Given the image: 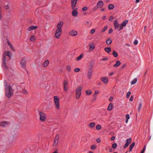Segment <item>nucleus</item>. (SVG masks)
Segmentation results:
<instances>
[{"mask_svg":"<svg viewBox=\"0 0 153 153\" xmlns=\"http://www.w3.org/2000/svg\"><path fill=\"white\" fill-rule=\"evenodd\" d=\"M115 139V137L114 136H112L111 137V140H113Z\"/></svg>","mask_w":153,"mask_h":153,"instance_id":"nucleus-61","label":"nucleus"},{"mask_svg":"<svg viewBox=\"0 0 153 153\" xmlns=\"http://www.w3.org/2000/svg\"><path fill=\"white\" fill-rule=\"evenodd\" d=\"M2 62L4 68L5 69H7L8 68L7 66L5 65L7 62V57L4 55H3Z\"/></svg>","mask_w":153,"mask_h":153,"instance_id":"nucleus-10","label":"nucleus"},{"mask_svg":"<svg viewBox=\"0 0 153 153\" xmlns=\"http://www.w3.org/2000/svg\"><path fill=\"white\" fill-rule=\"evenodd\" d=\"M138 43V41L137 40H135L134 41V43L135 45H137V44Z\"/></svg>","mask_w":153,"mask_h":153,"instance_id":"nucleus-50","label":"nucleus"},{"mask_svg":"<svg viewBox=\"0 0 153 153\" xmlns=\"http://www.w3.org/2000/svg\"><path fill=\"white\" fill-rule=\"evenodd\" d=\"M62 30L57 29L55 34V37L57 39L59 38L62 34Z\"/></svg>","mask_w":153,"mask_h":153,"instance_id":"nucleus-7","label":"nucleus"},{"mask_svg":"<svg viewBox=\"0 0 153 153\" xmlns=\"http://www.w3.org/2000/svg\"><path fill=\"white\" fill-rule=\"evenodd\" d=\"M97 143H99L100 142V139L99 138H98L97 139Z\"/></svg>","mask_w":153,"mask_h":153,"instance_id":"nucleus-59","label":"nucleus"},{"mask_svg":"<svg viewBox=\"0 0 153 153\" xmlns=\"http://www.w3.org/2000/svg\"><path fill=\"white\" fill-rule=\"evenodd\" d=\"M133 99V97L132 96H131L129 100L130 101H132Z\"/></svg>","mask_w":153,"mask_h":153,"instance_id":"nucleus-57","label":"nucleus"},{"mask_svg":"<svg viewBox=\"0 0 153 153\" xmlns=\"http://www.w3.org/2000/svg\"><path fill=\"white\" fill-rule=\"evenodd\" d=\"M22 93L25 95H26L28 94L27 91L25 89H24L22 91Z\"/></svg>","mask_w":153,"mask_h":153,"instance_id":"nucleus-39","label":"nucleus"},{"mask_svg":"<svg viewBox=\"0 0 153 153\" xmlns=\"http://www.w3.org/2000/svg\"><path fill=\"white\" fill-rule=\"evenodd\" d=\"M78 12L76 10H74L72 12V14L73 16H76L78 15Z\"/></svg>","mask_w":153,"mask_h":153,"instance_id":"nucleus-22","label":"nucleus"},{"mask_svg":"<svg viewBox=\"0 0 153 153\" xmlns=\"http://www.w3.org/2000/svg\"><path fill=\"white\" fill-rule=\"evenodd\" d=\"M97 7L98 8L102 7L103 6V3L102 1H99L97 3Z\"/></svg>","mask_w":153,"mask_h":153,"instance_id":"nucleus-18","label":"nucleus"},{"mask_svg":"<svg viewBox=\"0 0 153 153\" xmlns=\"http://www.w3.org/2000/svg\"><path fill=\"white\" fill-rule=\"evenodd\" d=\"M72 4V9H74L76 6V3L71 2Z\"/></svg>","mask_w":153,"mask_h":153,"instance_id":"nucleus-37","label":"nucleus"},{"mask_svg":"<svg viewBox=\"0 0 153 153\" xmlns=\"http://www.w3.org/2000/svg\"><path fill=\"white\" fill-rule=\"evenodd\" d=\"M97 148V146L96 145H93L91 147V149H96Z\"/></svg>","mask_w":153,"mask_h":153,"instance_id":"nucleus-44","label":"nucleus"},{"mask_svg":"<svg viewBox=\"0 0 153 153\" xmlns=\"http://www.w3.org/2000/svg\"><path fill=\"white\" fill-rule=\"evenodd\" d=\"M146 148V146H144L143 148V150L141 151V153H144V152L145 151V150Z\"/></svg>","mask_w":153,"mask_h":153,"instance_id":"nucleus-48","label":"nucleus"},{"mask_svg":"<svg viewBox=\"0 0 153 153\" xmlns=\"http://www.w3.org/2000/svg\"><path fill=\"white\" fill-rule=\"evenodd\" d=\"M3 55L6 57V56H7L9 58H11L12 55V53L11 52L9 51H6L4 53Z\"/></svg>","mask_w":153,"mask_h":153,"instance_id":"nucleus-14","label":"nucleus"},{"mask_svg":"<svg viewBox=\"0 0 153 153\" xmlns=\"http://www.w3.org/2000/svg\"><path fill=\"white\" fill-rule=\"evenodd\" d=\"M68 84V82L67 80L65 79L64 80L63 85L64 89L65 91H67L68 90V88L67 86Z\"/></svg>","mask_w":153,"mask_h":153,"instance_id":"nucleus-6","label":"nucleus"},{"mask_svg":"<svg viewBox=\"0 0 153 153\" xmlns=\"http://www.w3.org/2000/svg\"><path fill=\"white\" fill-rule=\"evenodd\" d=\"M5 94L8 97H10L13 94L12 89L10 86L5 88Z\"/></svg>","mask_w":153,"mask_h":153,"instance_id":"nucleus-2","label":"nucleus"},{"mask_svg":"<svg viewBox=\"0 0 153 153\" xmlns=\"http://www.w3.org/2000/svg\"><path fill=\"white\" fill-rule=\"evenodd\" d=\"M108 60V58L107 57H105L104 58H103L102 60V61H105V60Z\"/></svg>","mask_w":153,"mask_h":153,"instance_id":"nucleus-56","label":"nucleus"},{"mask_svg":"<svg viewBox=\"0 0 153 153\" xmlns=\"http://www.w3.org/2000/svg\"><path fill=\"white\" fill-rule=\"evenodd\" d=\"M59 138V134H57L56 136L55 139L54 140V143L53 144V146H56L58 144Z\"/></svg>","mask_w":153,"mask_h":153,"instance_id":"nucleus-9","label":"nucleus"},{"mask_svg":"<svg viewBox=\"0 0 153 153\" xmlns=\"http://www.w3.org/2000/svg\"><path fill=\"white\" fill-rule=\"evenodd\" d=\"M117 146V144L116 143H114L112 145V147L114 149H115Z\"/></svg>","mask_w":153,"mask_h":153,"instance_id":"nucleus-41","label":"nucleus"},{"mask_svg":"<svg viewBox=\"0 0 153 153\" xmlns=\"http://www.w3.org/2000/svg\"><path fill=\"white\" fill-rule=\"evenodd\" d=\"M86 92L87 95H90L91 93V91L88 90L86 91Z\"/></svg>","mask_w":153,"mask_h":153,"instance_id":"nucleus-45","label":"nucleus"},{"mask_svg":"<svg viewBox=\"0 0 153 153\" xmlns=\"http://www.w3.org/2000/svg\"><path fill=\"white\" fill-rule=\"evenodd\" d=\"M37 28V27L36 26H31L28 29V30L30 31L32 30H34Z\"/></svg>","mask_w":153,"mask_h":153,"instance_id":"nucleus-23","label":"nucleus"},{"mask_svg":"<svg viewBox=\"0 0 153 153\" xmlns=\"http://www.w3.org/2000/svg\"><path fill=\"white\" fill-rule=\"evenodd\" d=\"M30 40L32 42H34L35 40V39L33 36H32L30 38Z\"/></svg>","mask_w":153,"mask_h":153,"instance_id":"nucleus-40","label":"nucleus"},{"mask_svg":"<svg viewBox=\"0 0 153 153\" xmlns=\"http://www.w3.org/2000/svg\"><path fill=\"white\" fill-rule=\"evenodd\" d=\"M107 28L108 27L107 26L104 27L102 30L101 32H103L107 29Z\"/></svg>","mask_w":153,"mask_h":153,"instance_id":"nucleus-43","label":"nucleus"},{"mask_svg":"<svg viewBox=\"0 0 153 153\" xmlns=\"http://www.w3.org/2000/svg\"><path fill=\"white\" fill-rule=\"evenodd\" d=\"M104 50L107 53H109L111 51V49L110 47H105V48Z\"/></svg>","mask_w":153,"mask_h":153,"instance_id":"nucleus-25","label":"nucleus"},{"mask_svg":"<svg viewBox=\"0 0 153 153\" xmlns=\"http://www.w3.org/2000/svg\"><path fill=\"white\" fill-rule=\"evenodd\" d=\"M113 19V17L112 16H111L109 18V20L111 21Z\"/></svg>","mask_w":153,"mask_h":153,"instance_id":"nucleus-58","label":"nucleus"},{"mask_svg":"<svg viewBox=\"0 0 153 153\" xmlns=\"http://www.w3.org/2000/svg\"><path fill=\"white\" fill-rule=\"evenodd\" d=\"M128 23V21L126 20L123 21L120 25V28L119 30H121L123 29L124 27L126 26V24Z\"/></svg>","mask_w":153,"mask_h":153,"instance_id":"nucleus-8","label":"nucleus"},{"mask_svg":"<svg viewBox=\"0 0 153 153\" xmlns=\"http://www.w3.org/2000/svg\"><path fill=\"white\" fill-rule=\"evenodd\" d=\"M112 104L111 103H110L108 105V107L107 109H108V110L110 111L112 109Z\"/></svg>","mask_w":153,"mask_h":153,"instance_id":"nucleus-29","label":"nucleus"},{"mask_svg":"<svg viewBox=\"0 0 153 153\" xmlns=\"http://www.w3.org/2000/svg\"><path fill=\"white\" fill-rule=\"evenodd\" d=\"M87 9V8L86 7H83L82 9V10L83 11H85Z\"/></svg>","mask_w":153,"mask_h":153,"instance_id":"nucleus-52","label":"nucleus"},{"mask_svg":"<svg viewBox=\"0 0 153 153\" xmlns=\"http://www.w3.org/2000/svg\"><path fill=\"white\" fill-rule=\"evenodd\" d=\"M98 7H94V8H93V10L94 11H95V10H97V8Z\"/></svg>","mask_w":153,"mask_h":153,"instance_id":"nucleus-62","label":"nucleus"},{"mask_svg":"<svg viewBox=\"0 0 153 153\" xmlns=\"http://www.w3.org/2000/svg\"><path fill=\"white\" fill-rule=\"evenodd\" d=\"M83 57V54H82L80 56H78L76 58V59L77 60H80Z\"/></svg>","mask_w":153,"mask_h":153,"instance_id":"nucleus-36","label":"nucleus"},{"mask_svg":"<svg viewBox=\"0 0 153 153\" xmlns=\"http://www.w3.org/2000/svg\"><path fill=\"white\" fill-rule=\"evenodd\" d=\"M100 80L104 83V84H107L108 82V78L105 76L101 77Z\"/></svg>","mask_w":153,"mask_h":153,"instance_id":"nucleus-11","label":"nucleus"},{"mask_svg":"<svg viewBox=\"0 0 153 153\" xmlns=\"http://www.w3.org/2000/svg\"><path fill=\"white\" fill-rule=\"evenodd\" d=\"M7 43H8V45L9 46L11 49L13 51H14L15 50L14 49L13 46L12 45L11 43L8 41H7Z\"/></svg>","mask_w":153,"mask_h":153,"instance_id":"nucleus-32","label":"nucleus"},{"mask_svg":"<svg viewBox=\"0 0 153 153\" xmlns=\"http://www.w3.org/2000/svg\"><path fill=\"white\" fill-rule=\"evenodd\" d=\"M89 52H91L93 51L94 49L95 48V46L94 44L93 43H91L89 44Z\"/></svg>","mask_w":153,"mask_h":153,"instance_id":"nucleus-16","label":"nucleus"},{"mask_svg":"<svg viewBox=\"0 0 153 153\" xmlns=\"http://www.w3.org/2000/svg\"><path fill=\"white\" fill-rule=\"evenodd\" d=\"M114 7V6L113 4H111L108 6V8L109 10H112Z\"/></svg>","mask_w":153,"mask_h":153,"instance_id":"nucleus-26","label":"nucleus"},{"mask_svg":"<svg viewBox=\"0 0 153 153\" xmlns=\"http://www.w3.org/2000/svg\"><path fill=\"white\" fill-rule=\"evenodd\" d=\"M95 32V30L94 29L91 30V33L92 34H93Z\"/></svg>","mask_w":153,"mask_h":153,"instance_id":"nucleus-53","label":"nucleus"},{"mask_svg":"<svg viewBox=\"0 0 153 153\" xmlns=\"http://www.w3.org/2000/svg\"><path fill=\"white\" fill-rule=\"evenodd\" d=\"M77 34V32L75 30H71L70 31L69 33V35L73 36H75Z\"/></svg>","mask_w":153,"mask_h":153,"instance_id":"nucleus-15","label":"nucleus"},{"mask_svg":"<svg viewBox=\"0 0 153 153\" xmlns=\"http://www.w3.org/2000/svg\"><path fill=\"white\" fill-rule=\"evenodd\" d=\"M9 3L8 2L7 4V5L4 6L3 7L5 9L8 10L9 9L10 6L9 5Z\"/></svg>","mask_w":153,"mask_h":153,"instance_id":"nucleus-31","label":"nucleus"},{"mask_svg":"<svg viewBox=\"0 0 153 153\" xmlns=\"http://www.w3.org/2000/svg\"><path fill=\"white\" fill-rule=\"evenodd\" d=\"M99 91H98L96 90L95 91V94H98Z\"/></svg>","mask_w":153,"mask_h":153,"instance_id":"nucleus-63","label":"nucleus"},{"mask_svg":"<svg viewBox=\"0 0 153 153\" xmlns=\"http://www.w3.org/2000/svg\"><path fill=\"white\" fill-rule=\"evenodd\" d=\"M80 70V69L79 68H76L74 70V71L76 72H77L79 71Z\"/></svg>","mask_w":153,"mask_h":153,"instance_id":"nucleus-46","label":"nucleus"},{"mask_svg":"<svg viewBox=\"0 0 153 153\" xmlns=\"http://www.w3.org/2000/svg\"><path fill=\"white\" fill-rule=\"evenodd\" d=\"M39 114L40 120L42 121H44L46 119V114L42 111L40 112Z\"/></svg>","mask_w":153,"mask_h":153,"instance_id":"nucleus-5","label":"nucleus"},{"mask_svg":"<svg viewBox=\"0 0 153 153\" xmlns=\"http://www.w3.org/2000/svg\"><path fill=\"white\" fill-rule=\"evenodd\" d=\"M53 97L55 108L57 110H59L60 108V104L59 103V99L58 97L56 96H54Z\"/></svg>","mask_w":153,"mask_h":153,"instance_id":"nucleus-3","label":"nucleus"},{"mask_svg":"<svg viewBox=\"0 0 153 153\" xmlns=\"http://www.w3.org/2000/svg\"><path fill=\"white\" fill-rule=\"evenodd\" d=\"M95 123L93 122L89 124V126L90 128H93L95 126Z\"/></svg>","mask_w":153,"mask_h":153,"instance_id":"nucleus-28","label":"nucleus"},{"mask_svg":"<svg viewBox=\"0 0 153 153\" xmlns=\"http://www.w3.org/2000/svg\"><path fill=\"white\" fill-rule=\"evenodd\" d=\"M77 0H71V2L77 3Z\"/></svg>","mask_w":153,"mask_h":153,"instance_id":"nucleus-55","label":"nucleus"},{"mask_svg":"<svg viewBox=\"0 0 153 153\" xmlns=\"http://www.w3.org/2000/svg\"><path fill=\"white\" fill-rule=\"evenodd\" d=\"M53 153H58L57 150L56 149L55 151Z\"/></svg>","mask_w":153,"mask_h":153,"instance_id":"nucleus-64","label":"nucleus"},{"mask_svg":"<svg viewBox=\"0 0 153 153\" xmlns=\"http://www.w3.org/2000/svg\"><path fill=\"white\" fill-rule=\"evenodd\" d=\"M21 66L22 67L24 68L25 66L26 61L25 59H22L21 62Z\"/></svg>","mask_w":153,"mask_h":153,"instance_id":"nucleus-19","label":"nucleus"},{"mask_svg":"<svg viewBox=\"0 0 153 153\" xmlns=\"http://www.w3.org/2000/svg\"><path fill=\"white\" fill-rule=\"evenodd\" d=\"M94 65L93 62H91L89 63L87 70V77L89 79L91 78L93 71V69Z\"/></svg>","mask_w":153,"mask_h":153,"instance_id":"nucleus-1","label":"nucleus"},{"mask_svg":"<svg viewBox=\"0 0 153 153\" xmlns=\"http://www.w3.org/2000/svg\"><path fill=\"white\" fill-rule=\"evenodd\" d=\"M66 69L68 71V72H70L71 71V67L70 65H68L66 66Z\"/></svg>","mask_w":153,"mask_h":153,"instance_id":"nucleus-35","label":"nucleus"},{"mask_svg":"<svg viewBox=\"0 0 153 153\" xmlns=\"http://www.w3.org/2000/svg\"><path fill=\"white\" fill-rule=\"evenodd\" d=\"M82 88L81 86L78 87L76 89L75 92L76 93V98L79 99L81 95Z\"/></svg>","mask_w":153,"mask_h":153,"instance_id":"nucleus-4","label":"nucleus"},{"mask_svg":"<svg viewBox=\"0 0 153 153\" xmlns=\"http://www.w3.org/2000/svg\"><path fill=\"white\" fill-rule=\"evenodd\" d=\"M63 23L62 22H60L57 25V29L62 30V27Z\"/></svg>","mask_w":153,"mask_h":153,"instance_id":"nucleus-13","label":"nucleus"},{"mask_svg":"<svg viewBox=\"0 0 153 153\" xmlns=\"http://www.w3.org/2000/svg\"><path fill=\"white\" fill-rule=\"evenodd\" d=\"M49 61L48 60H46L44 61L42 64V66L44 67H46L47 66L48 64H49Z\"/></svg>","mask_w":153,"mask_h":153,"instance_id":"nucleus-21","label":"nucleus"},{"mask_svg":"<svg viewBox=\"0 0 153 153\" xmlns=\"http://www.w3.org/2000/svg\"><path fill=\"white\" fill-rule=\"evenodd\" d=\"M113 55L115 57H116L118 56V54L115 51H114L113 52Z\"/></svg>","mask_w":153,"mask_h":153,"instance_id":"nucleus-38","label":"nucleus"},{"mask_svg":"<svg viewBox=\"0 0 153 153\" xmlns=\"http://www.w3.org/2000/svg\"><path fill=\"white\" fill-rule=\"evenodd\" d=\"M126 119L127 120H128L130 118L128 114H126Z\"/></svg>","mask_w":153,"mask_h":153,"instance_id":"nucleus-49","label":"nucleus"},{"mask_svg":"<svg viewBox=\"0 0 153 153\" xmlns=\"http://www.w3.org/2000/svg\"><path fill=\"white\" fill-rule=\"evenodd\" d=\"M131 138H129L126 140V143L124 146V148H126L128 145L131 143Z\"/></svg>","mask_w":153,"mask_h":153,"instance_id":"nucleus-12","label":"nucleus"},{"mask_svg":"<svg viewBox=\"0 0 153 153\" xmlns=\"http://www.w3.org/2000/svg\"><path fill=\"white\" fill-rule=\"evenodd\" d=\"M135 143L133 142L130 145L129 148V151L131 152L134 146H135Z\"/></svg>","mask_w":153,"mask_h":153,"instance_id":"nucleus-24","label":"nucleus"},{"mask_svg":"<svg viewBox=\"0 0 153 153\" xmlns=\"http://www.w3.org/2000/svg\"><path fill=\"white\" fill-rule=\"evenodd\" d=\"M137 82V78H135L134 79H133L131 82V83L132 85H134Z\"/></svg>","mask_w":153,"mask_h":153,"instance_id":"nucleus-34","label":"nucleus"},{"mask_svg":"<svg viewBox=\"0 0 153 153\" xmlns=\"http://www.w3.org/2000/svg\"><path fill=\"white\" fill-rule=\"evenodd\" d=\"M120 64V62L119 61H117L116 62V63L114 64V67H117Z\"/></svg>","mask_w":153,"mask_h":153,"instance_id":"nucleus-33","label":"nucleus"},{"mask_svg":"<svg viewBox=\"0 0 153 153\" xmlns=\"http://www.w3.org/2000/svg\"><path fill=\"white\" fill-rule=\"evenodd\" d=\"M114 25L115 29H117L120 26V25L117 20H115L114 22Z\"/></svg>","mask_w":153,"mask_h":153,"instance_id":"nucleus-20","label":"nucleus"},{"mask_svg":"<svg viewBox=\"0 0 153 153\" xmlns=\"http://www.w3.org/2000/svg\"><path fill=\"white\" fill-rule=\"evenodd\" d=\"M143 105V104L141 103H140L139 104L138 106V108H137V110L139 112H140V109L142 107Z\"/></svg>","mask_w":153,"mask_h":153,"instance_id":"nucleus-27","label":"nucleus"},{"mask_svg":"<svg viewBox=\"0 0 153 153\" xmlns=\"http://www.w3.org/2000/svg\"><path fill=\"white\" fill-rule=\"evenodd\" d=\"M4 85H5V88H6V87H7L8 86H10V85L8 86L7 85V82L6 81H5L4 82Z\"/></svg>","mask_w":153,"mask_h":153,"instance_id":"nucleus-51","label":"nucleus"},{"mask_svg":"<svg viewBox=\"0 0 153 153\" xmlns=\"http://www.w3.org/2000/svg\"><path fill=\"white\" fill-rule=\"evenodd\" d=\"M111 40L109 39H107V40L106 41V43L108 45H109L111 44Z\"/></svg>","mask_w":153,"mask_h":153,"instance_id":"nucleus-30","label":"nucleus"},{"mask_svg":"<svg viewBox=\"0 0 153 153\" xmlns=\"http://www.w3.org/2000/svg\"><path fill=\"white\" fill-rule=\"evenodd\" d=\"M131 94V93L130 92H128L126 94V97L128 98L130 96V94Z\"/></svg>","mask_w":153,"mask_h":153,"instance_id":"nucleus-47","label":"nucleus"},{"mask_svg":"<svg viewBox=\"0 0 153 153\" xmlns=\"http://www.w3.org/2000/svg\"><path fill=\"white\" fill-rule=\"evenodd\" d=\"M113 31V30L112 28H110L108 31V33H111Z\"/></svg>","mask_w":153,"mask_h":153,"instance_id":"nucleus-54","label":"nucleus"},{"mask_svg":"<svg viewBox=\"0 0 153 153\" xmlns=\"http://www.w3.org/2000/svg\"><path fill=\"white\" fill-rule=\"evenodd\" d=\"M101 128V126L100 125H97L96 126V129L97 130H100Z\"/></svg>","mask_w":153,"mask_h":153,"instance_id":"nucleus-42","label":"nucleus"},{"mask_svg":"<svg viewBox=\"0 0 153 153\" xmlns=\"http://www.w3.org/2000/svg\"><path fill=\"white\" fill-rule=\"evenodd\" d=\"M9 122L7 121H3L0 123V126L2 127H5L9 124Z\"/></svg>","mask_w":153,"mask_h":153,"instance_id":"nucleus-17","label":"nucleus"},{"mask_svg":"<svg viewBox=\"0 0 153 153\" xmlns=\"http://www.w3.org/2000/svg\"><path fill=\"white\" fill-rule=\"evenodd\" d=\"M112 99H113V97L111 96L109 98V101L110 102H111L112 100Z\"/></svg>","mask_w":153,"mask_h":153,"instance_id":"nucleus-60","label":"nucleus"}]
</instances>
